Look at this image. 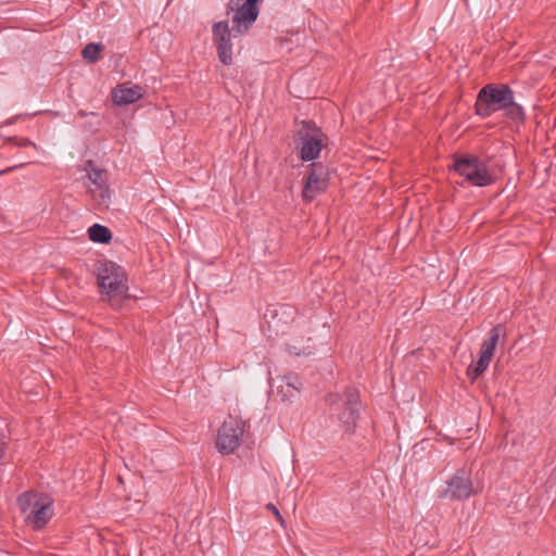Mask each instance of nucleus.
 <instances>
[{"label":"nucleus","mask_w":556,"mask_h":556,"mask_svg":"<svg viewBox=\"0 0 556 556\" xmlns=\"http://www.w3.org/2000/svg\"><path fill=\"white\" fill-rule=\"evenodd\" d=\"M97 285L103 301L117 306V299L126 296L128 291L127 276L118 264L102 260L94 264Z\"/></svg>","instance_id":"obj_1"},{"label":"nucleus","mask_w":556,"mask_h":556,"mask_svg":"<svg viewBox=\"0 0 556 556\" xmlns=\"http://www.w3.org/2000/svg\"><path fill=\"white\" fill-rule=\"evenodd\" d=\"M513 96L514 91L507 84H488L477 94L476 114L482 118H488L510 104Z\"/></svg>","instance_id":"obj_2"},{"label":"nucleus","mask_w":556,"mask_h":556,"mask_svg":"<svg viewBox=\"0 0 556 556\" xmlns=\"http://www.w3.org/2000/svg\"><path fill=\"white\" fill-rule=\"evenodd\" d=\"M448 168L476 187H486L494 181L488 164L473 154L455 155Z\"/></svg>","instance_id":"obj_3"},{"label":"nucleus","mask_w":556,"mask_h":556,"mask_svg":"<svg viewBox=\"0 0 556 556\" xmlns=\"http://www.w3.org/2000/svg\"><path fill=\"white\" fill-rule=\"evenodd\" d=\"M325 134L312 121H302L294 135V144L303 162L316 160L324 148Z\"/></svg>","instance_id":"obj_4"},{"label":"nucleus","mask_w":556,"mask_h":556,"mask_svg":"<svg viewBox=\"0 0 556 556\" xmlns=\"http://www.w3.org/2000/svg\"><path fill=\"white\" fill-rule=\"evenodd\" d=\"M264 0H229L227 13H232V31L242 35L247 33L260 14V3Z\"/></svg>","instance_id":"obj_5"},{"label":"nucleus","mask_w":556,"mask_h":556,"mask_svg":"<svg viewBox=\"0 0 556 556\" xmlns=\"http://www.w3.org/2000/svg\"><path fill=\"white\" fill-rule=\"evenodd\" d=\"M445 484V489L439 494L440 498L466 501L478 493L471 480L470 472L465 468L457 469L455 473L446 480Z\"/></svg>","instance_id":"obj_6"},{"label":"nucleus","mask_w":556,"mask_h":556,"mask_svg":"<svg viewBox=\"0 0 556 556\" xmlns=\"http://www.w3.org/2000/svg\"><path fill=\"white\" fill-rule=\"evenodd\" d=\"M87 177L90 180L89 193L98 210H108L111 204V191L106 184L105 170L98 168L92 161L87 162Z\"/></svg>","instance_id":"obj_7"},{"label":"nucleus","mask_w":556,"mask_h":556,"mask_svg":"<svg viewBox=\"0 0 556 556\" xmlns=\"http://www.w3.org/2000/svg\"><path fill=\"white\" fill-rule=\"evenodd\" d=\"M244 432V422L229 416L218 430L216 447L223 455H229L239 447Z\"/></svg>","instance_id":"obj_8"},{"label":"nucleus","mask_w":556,"mask_h":556,"mask_svg":"<svg viewBox=\"0 0 556 556\" xmlns=\"http://www.w3.org/2000/svg\"><path fill=\"white\" fill-rule=\"evenodd\" d=\"M506 334V328L503 324L495 325L490 330V336L488 340H484L480 348V356L473 367L468 368V376L475 380L480 375H482L489 367L490 362L492 359L494 350L501 337L503 339Z\"/></svg>","instance_id":"obj_9"},{"label":"nucleus","mask_w":556,"mask_h":556,"mask_svg":"<svg viewBox=\"0 0 556 556\" xmlns=\"http://www.w3.org/2000/svg\"><path fill=\"white\" fill-rule=\"evenodd\" d=\"M340 413L338 419L341 429L346 433H353L359 418V396L355 390L346 389L341 396Z\"/></svg>","instance_id":"obj_10"},{"label":"nucleus","mask_w":556,"mask_h":556,"mask_svg":"<svg viewBox=\"0 0 556 556\" xmlns=\"http://www.w3.org/2000/svg\"><path fill=\"white\" fill-rule=\"evenodd\" d=\"M307 168L309 169L306 176V181L303 188V199L305 201H313L318 194L326 191L329 181V172L321 164L313 162Z\"/></svg>","instance_id":"obj_11"},{"label":"nucleus","mask_w":556,"mask_h":556,"mask_svg":"<svg viewBox=\"0 0 556 556\" xmlns=\"http://www.w3.org/2000/svg\"><path fill=\"white\" fill-rule=\"evenodd\" d=\"M213 40L217 48L219 61L224 65L232 63L231 30L227 21H219L212 26ZM236 33L233 37H236Z\"/></svg>","instance_id":"obj_12"},{"label":"nucleus","mask_w":556,"mask_h":556,"mask_svg":"<svg viewBox=\"0 0 556 556\" xmlns=\"http://www.w3.org/2000/svg\"><path fill=\"white\" fill-rule=\"evenodd\" d=\"M277 394L281 401L293 403L300 396L302 381L295 372H288L277 378Z\"/></svg>","instance_id":"obj_13"},{"label":"nucleus","mask_w":556,"mask_h":556,"mask_svg":"<svg viewBox=\"0 0 556 556\" xmlns=\"http://www.w3.org/2000/svg\"><path fill=\"white\" fill-rule=\"evenodd\" d=\"M143 97V89L138 85L128 86L127 84L117 85L112 90L113 103L118 106L135 103Z\"/></svg>","instance_id":"obj_14"},{"label":"nucleus","mask_w":556,"mask_h":556,"mask_svg":"<svg viewBox=\"0 0 556 556\" xmlns=\"http://www.w3.org/2000/svg\"><path fill=\"white\" fill-rule=\"evenodd\" d=\"M53 516L52 501L47 495L41 497L36 508L26 517V521L30 522L37 530L42 529Z\"/></svg>","instance_id":"obj_15"},{"label":"nucleus","mask_w":556,"mask_h":556,"mask_svg":"<svg viewBox=\"0 0 556 556\" xmlns=\"http://www.w3.org/2000/svg\"><path fill=\"white\" fill-rule=\"evenodd\" d=\"M43 496L31 491H26L17 496L16 504L25 518L36 508Z\"/></svg>","instance_id":"obj_16"},{"label":"nucleus","mask_w":556,"mask_h":556,"mask_svg":"<svg viewBox=\"0 0 556 556\" xmlns=\"http://www.w3.org/2000/svg\"><path fill=\"white\" fill-rule=\"evenodd\" d=\"M88 236L89 239L96 243L105 244L112 240L111 230L108 227L100 224H93L92 226H90L88 229Z\"/></svg>","instance_id":"obj_17"},{"label":"nucleus","mask_w":556,"mask_h":556,"mask_svg":"<svg viewBox=\"0 0 556 556\" xmlns=\"http://www.w3.org/2000/svg\"><path fill=\"white\" fill-rule=\"evenodd\" d=\"M505 112V116L513 121L516 124H522L526 118L525 110L523 108L515 102V97L511 98V103L507 104L505 109H503Z\"/></svg>","instance_id":"obj_18"},{"label":"nucleus","mask_w":556,"mask_h":556,"mask_svg":"<svg viewBox=\"0 0 556 556\" xmlns=\"http://www.w3.org/2000/svg\"><path fill=\"white\" fill-rule=\"evenodd\" d=\"M103 50V45L100 42H90L81 50V56L89 63H96L100 60V52Z\"/></svg>","instance_id":"obj_19"},{"label":"nucleus","mask_w":556,"mask_h":556,"mask_svg":"<svg viewBox=\"0 0 556 556\" xmlns=\"http://www.w3.org/2000/svg\"><path fill=\"white\" fill-rule=\"evenodd\" d=\"M8 140L10 142H13L14 144H16L18 147H34V148H37L36 144L31 140H29L28 138L11 137Z\"/></svg>","instance_id":"obj_20"},{"label":"nucleus","mask_w":556,"mask_h":556,"mask_svg":"<svg viewBox=\"0 0 556 556\" xmlns=\"http://www.w3.org/2000/svg\"><path fill=\"white\" fill-rule=\"evenodd\" d=\"M266 508H267L268 510H270V511L273 513V515H275L276 519L279 521V523H280L281 526H283V525H285V520H283V518H282V516H281L280 511L278 510V508H277L273 503H268V504L266 505Z\"/></svg>","instance_id":"obj_21"},{"label":"nucleus","mask_w":556,"mask_h":556,"mask_svg":"<svg viewBox=\"0 0 556 556\" xmlns=\"http://www.w3.org/2000/svg\"><path fill=\"white\" fill-rule=\"evenodd\" d=\"M286 351H287L289 354L296 355V356H300V355H308V354H309V352H306L305 350H300V349H298L296 346H294V345H290V344H287V345H286Z\"/></svg>","instance_id":"obj_22"},{"label":"nucleus","mask_w":556,"mask_h":556,"mask_svg":"<svg viewBox=\"0 0 556 556\" xmlns=\"http://www.w3.org/2000/svg\"><path fill=\"white\" fill-rule=\"evenodd\" d=\"M21 116H22V115H17V116H15L14 118L8 119V121L5 122V125H11V124H13V123H14L17 118H20Z\"/></svg>","instance_id":"obj_23"},{"label":"nucleus","mask_w":556,"mask_h":556,"mask_svg":"<svg viewBox=\"0 0 556 556\" xmlns=\"http://www.w3.org/2000/svg\"><path fill=\"white\" fill-rule=\"evenodd\" d=\"M17 167H18V166H12V167H9V168H7V169L0 170V175H3V174H5V173H8V172H11V170H13V169H15V168H17Z\"/></svg>","instance_id":"obj_24"},{"label":"nucleus","mask_w":556,"mask_h":556,"mask_svg":"<svg viewBox=\"0 0 556 556\" xmlns=\"http://www.w3.org/2000/svg\"><path fill=\"white\" fill-rule=\"evenodd\" d=\"M78 116H80L81 118L86 117L88 115V113L86 111H83V110H79L78 111Z\"/></svg>","instance_id":"obj_25"},{"label":"nucleus","mask_w":556,"mask_h":556,"mask_svg":"<svg viewBox=\"0 0 556 556\" xmlns=\"http://www.w3.org/2000/svg\"><path fill=\"white\" fill-rule=\"evenodd\" d=\"M333 395H330L329 399H328V402L333 405L334 404V400H333Z\"/></svg>","instance_id":"obj_26"}]
</instances>
